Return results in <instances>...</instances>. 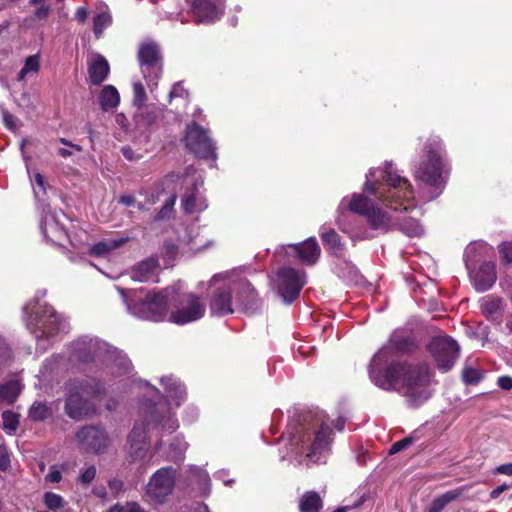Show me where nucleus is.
<instances>
[{
	"instance_id": "1",
	"label": "nucleus",
	"mask_w": 512,
	"mask_h": 512,
	"mask_svg": "<svg viewBox=\"0 0 512 512\" xmlns=\"http://www.w3.org/2000/svg\"><path fill=\"white\" fill-rule=\"evenodd\" d=\"M369 377L379 388L403 395L411 406H418L431 397L429 386L433 372L425 362H391L382 370H369Z\"/></svg>"
},
{
	"instance_id": "2",
	"label": "nucleus",
	"mask_w": 512,
	"mask_h": 512,
	"mask_svg": "<svg viewBox=\"0 0 512 512\" xmlns=\"http://www.w3.org/2000/svg\"><path fill=\"white\" fill-rule=\"evenodd\" d=\"M142 418L135 422L128 436V459L137 462L146 456L150 448L148 431L159 429L174 432L178 427V421L169 411L166 404H153L147 401L143 405Z\"/></svg>"
},
{
	"instance_id": "3",
	"label": "nucleus",
	"mask_w": 512,
	"mask_h": 512,
	"mask_svg": "<svg viewBox=\"0 0 512 512\" xmlns=\"http://www.w3.org/2000/svg\"><path fill=\"white\" fill-rule=\"evenodd\" d=\"M445 156L442 140L438 136H430L414 169L416 181L430 188L428 200L435 199L445 189L450 174V165Z\"/></svg>"
},
{
	"instance_id": "4",
	"label": "nucleus",
	"mask_w": 512,
	"mask_h": 512,
	"mask_svg": "<svg viewBox=\"0 0 512 512\" xmlns=\"http://www.w3.org/2000/svg\"><path fill=\"white\" fill-rule=\"evenodd\" d=\"M376 171L370 170L366 175L365 191L377 195L380 200L387 202L394 210L408 211L413 207V188L408 179L393 171L388 164L381 172L383 183L372 181Z\"/></svg>"
},
{
	"instance_id": "5",
	"label": "nucleus",
	"mask_w": 512,
	"mask_h": 512,
	"mask_svg": "<svg viewBox=\"0 0 512 512\" xmlns=\"http://www.w3.org/2000/svg\"><path fill=\"white\" fill-rule=\"evenodd\" d=\"M128 311L134 316L154 322L163 321L168 315L169 298L174 287L159 292H145V289L126 290L117 288Z\"/></svg>"
},
{
	"instance_id": "6",
	"label": "nucleus",
	"mask_w": 512,
	"mask_h": 512,
	"mask_svg": "<svg viewBox=\"0 0 512 512\" xmlns=\"http://www.w3.org/2000/svg\"><path fill=\"white\" fill-rule=\"evenodd\" d=\"M67 398L65 413L74 420H81L90 412L89 403L85 397L98 396L104 393V388L96 378L70 379L65 385Z\"/></svg>"
},
{
	"instance_id": "7",
	"label": "nucleus",
	"mask_w": 512,
	"mask_h": 512,
	"mask_svg": "<svg viewBox=\"0 0 512 512\" xmlns=\"http://www.w3.org/2000/svg\"><path fill=\"white\" fill-rule=\"evenodd\" d=\"M24 314L27 327L37 340L52 337L64 329L60 316L49 305L30 302L24 307Z\"/></svg>"
},
{
	"instance_id": "8",
	"label": "nucleus",
	"mask_w": 512,
	"mask_h": 512,
	"mask_svg": "<svg viewBox=\"0 0 512 512\" xmlns=\"http://www.w3.org/2000/svg\"><path fill=\"white\" fill-rule=\"evenodd\" d=\"M417 347L411 332L405 329H396L388 342L371 359L369 370H382L388 366L389 361L396 355L413 352Z\"/></svg>"
},
{
	"instance_id": "9",
	"label": "nucleus",
	"mask_w": 512,
	"mask_h": 512,
	"mask_svg": "<svg viewBox=\"0 0 512 512\" xmlns=\"http://www.w3.org/2000/svg\"><path fill=\"white\" fill-rule=\"evenodd\" d=\"M169 301L173 302L169 320L175 324L184 325L202 318L205 314V305L195 294H178L174 288Z\"/></svg>"
},
{
	"instance_id": "10",
	"label": "nucleus",
	"mask_w": 512,
	"mask_h": 512,
	"mask_svg": "<svg viewBox=\"0 0 512 512\" xmlns=\"http://www.w3.org/2000/svg\"><path fill=\"white\" fill-rule=\"evenodd\" d=\"M331 434L330 427L326 425H321L318 430L313 429V431L301 425L296 432L295 440L301 444L300 453H306V457L317 462L319 459L314 457L328 450Z\"/></svg>"
},
{
	"instance_id": "11",
	"label": "nucleus",
	"mask_w": 512,
	"mask_h": 512,
	"mask_svg": "<svg viewBox=\"0 0 512 512\" xmlns=\"http://www.w3.org/2000/svg\"><path fill=\"white\" fill-rule=\"evenodd\" d=\"M348 208L354 213L366 216L373 229L387 232L394 228L390 216L362 194H354Z\"/></svg>"
},
{
	"instance_id": "12",
	"label": "nucleus",
	"mask_w": 512,
	"mask_h": 512,
	"mask_svg": "<svg viewBox=\"0 0 512 512\" xmlns=\"http://www.w3.org/2000/svg\"><path fill=\"white\" fill-rule=\"evenodd\" d=\"M137 56L148 86H157L163 72V58L159 46L154 42L144 43L139 47Z\"/></svg>"
},
{
	"instance_id": "13",
	"label": "nucleus",
	"mask_w": 512,
	"mask_h": 512,
	"mask_svg": "<svg viewBox=\"0 0 512 512\" xmlns=\"http://www.w3.org/2000/svg\"><path fill=\"white\" fill-rule=\"evenodd\" d=\"M427 349L433 356L437 368L442 372L449 371L455 365L460 351L457 342L448 336L434 337Z\"/></svg>"
},
{
	"instance_id": "14",
	"label": "nucleus",
	"mask_w": 512,
	"mask_h": 512,
	"mask_svg": "<svg viewBox=\"0 0 512 512\" xmlns=\"http://www.w3.org/2000/svg\"><path fill=\"white\" fill-rule=\"evenodd\" d=\"M176 469L171 466L158 469L146 486L147 496L155 503H163L175 486Z\"/></svg>"
},
{
	"instance_id": "15",
	"label": "nucleus",
	"mask_w": 512,
	"mask_h": 512,
	"mask_svg": "<svg viewBox=\"0 0 512 512\" xmlns=\"http://www.w3.org/2000/svg\"><path fill=\"white\" fill-rule=\"evenodd\" d=\"M305 285V274L292 267H282L277 272L276 289L286 303L295 301Z\"/></svg>"
},
{
	"instance_id": "16",
	"label": "nucleus",
	"mask_w": 512,
	"mask_h": 512,
	"mask_svg": "<svg viewBox=\"0 0 512 512\" xmlns=\"http://www.w3.org/2000/svg\"><path fill=\"white\" fill-rule=\"evenodd\" d=\"M187 148L199 158H215V145L201 126L192 123L187 126L185 134Z\"/></svg>"
},
{
	"instance_id": "17",
	"label": "nucleus",
	"mask_w": 512,
	"mask_h": 512,
	"mask_svg": "<svg viewBox=\"0 0 512 512\" xmlns=\"http://www.w3.org/2000/svg\"><path fill=\"white\" fill-rule=\"evenodd\" d=\"M236 293V303L244 313L252 315L261 309L262 301L252 284L247 280H241L236 284Z\"/></svg>"
},
{
	"instance_id": "18",
	"label": "nucleus",
	"mask_w": 512,
	"mask_h": 512,
	"mask_svg": "<svg viewBox=\"0 0 512 512\" xmlns=\"http://www.w3.org/2000/svg\"><path fill=\"white\" fill-rule=\"evenodd\" d=\"M188 188L182 196V207L185 213L193 214L204 211L207 208L206 199L199 192V187L203 185L202 180L192 179L187 181Z\"/></svg>"
},
{
	"instance_id": "19",
	"label": "nucleus",
	"mask_w": 512,
	"mask_h": 512,
	"mask_svg": "<svg viewBox=\"0 0 512 512\" xmlns=\"http://www.w3.org/2000/svg\"><path fill=\"white\" fill-rule=\"evenodd\" d=\"M233 292H236V285L234 287L224 285L215 290L210 299V312L212 315L225 316L234 312L232 301Z\"/></svg>"
},
{
	"instance_id": "20",
	"label": "nucleus",
	"mask_w": 512,
	"mask_h": 512,
	"mask_svg": "<svg viewBox=\"0 0 512 512\" xmlns=\"http://www.w3.org/2000/svg\"><path fill=\"white\" fill-rule=\"evenodd\" d=\"M76 437L81 445L89 451L100 452L107 445L105 432L97 426H85L79 429Z\"/></svg>"
},
{
	"instance_id": "21",
	"label": "nucleus",
	"mask_w": 512,
	"mask_h": 512,
	"mask_svg": "<svg viewBox=\"0 0 512 512\" xmlns=\"http://www.w3.org/2000/svg\"><path fill=\"white\" fill-rule=\"evenodd\" d=\"M73 355L83 363H89L101 354L102 343L98 339L82 337L72 344Z\"/></svg>"
},
{
	"instance_id": "22",
	"label": "nucleus",
	"mask_w": 512,
	"mask_h": 512,
	"mask_svg": "<svg viewBox=\"0 0 512 512\" xmlns=\"http://www.w3.org/2000/svg\"><path fill=\"white\" fill-rule=\"evenodd\" d=\"M110 73V65L107 59L99 54L95 53L88 61V75L92 85H101L108 77Z\"/></svg>"
},
{
	"instance_id": "23",
	"label": "nucleus",
	"mask_w": 512,
	"mask_h": 512,
	"mask_svg": "<svg viewBox=\"0 0 512 512\" xmlns=\"http://www.w3.org/2000/svg\"><path fill=\"white\" fill-rule=\"evenodd\" d=\"M298 259L306 265H314L321 254V249L314 237H310L302 243L291 245Z\"/></svg>"
},
{
	"instance_id": "24",
	"label": "nucleus",
	"mask_w": 512,
	"mask_h": 512,
	"mask_svg": "<svg viewBox=\"0 0 512 512\" xmlns=\"http://www.w3.org/2000/svg\"><path fill=\"white\" fill-rule=\"evenodd\" d=\"M496 281V266L494 262H484L474 276V287L479 292L489 290Z\"/></svg>"
},
{
	"instance_id": "25",
	"label": "nucleus",
	"mask_w": 512,
	"mask_h": 512,
	"mask_svg": "<svg viewBox=\"0 0 512 512\" xmlns=\"http://www.w3.org/2000/svg\"><path fill=\"white\" fill-rule=\"evenodd\" d=\"M320 237L325 248L335 257H341L345 250V245L341 241L340 235L332 228L322 226Z\"/></svg>"
},
{
	"instance_id": "26",
	"label": "nucleus",
	"mask_w": 512,
	"mask_h": 512,
	"mask_svg": "<svg viewBox=\"0 0 512 512\" xmlns=\"http://www.w3.org/2000/svg\"><path fill=\"white\" fill-rule=\"evenodd\" d=\"M159 266L156 258L150 257L138 263L131 271V278L138 282H147L153 279L154 272Z\"/></svg>"
},
{
	"instance_id": "27",
	"label": "nucleus",
	"mask_w": 512,
	"mask_h": 512,
	"mask_svg": "<svg viewBox=\"0 0 512 512\" xmlns=\"http://www.w3.org/2000/svg\"><path fill=\"white\" fill-rule=\"evenodd\" d=\"M193 13L200 22H211L218 18V7L210 0H195Z\"/></svg>"
},
{
	"instance_id": "28",
	"label": "nucleus",
	"mask_w": 512,
	"mask_h": 512,
	"mask_svg": "<svg viewBox=\"0 0 512 512\" xmlns=\"http://www.w3.org/2000/svg\"><path fill=\"white\" fill-rule=\"evenodd\" d=\"M43 236L54 243L61 241L66 236V231L52 215H46L41 223Z\"/></svg>"
},
{
	"instance_id": "29",
	"label": "nucleus",
	"mask_w": 512,
	"mask_h": 512,
	"mask_svg": "<svg viewBox=\"0 0 512 512\" xmlns=\"http://www.w3.org/2000/svg\"><path fill=\"white\" fill-rule=\"evenodd\" d=\"M466 490L467 487L461 486L443 493L433 500L425 512H441L446 505L460 498Z\"/></svg>"
},
{
	"instance_id": "30",
	"label": "nucleus",
	"mask_w": 512,
	"mask_h": 512,
	"mask_svg": "<svg viewBox=\"0 0 512 512\" xmlns=\"http://www.w3.org/2000/svg\"><path fill=\"white\" fill-rule=\"evenodd\" d=\"M161 384L164 386L168 396L176 401V406L185 399L186 390L184 385L173 376H164L161 378Z\"/></svg>"
},
{
	"instance_id": "31",
	"label": "nucleus",
	"mask_w": 512,
	"mask_h": 512,
	"mask_svg": "<svg viewBox=\"0 0 512 512\" xmlns=\"http://www.w3.org/2000/svg\"><path fill=\"white\" fill-rule=\"evenodd\" d=\"M483 315L495 322H500L502 318V301L499 298L486 297L481 303Z\"/></svg>"
},
{
	"instance_id": "32",
	"label": "nucleus",
	"mask_w": 512,
	"mask_h": 512,
	"mask_svg": "<svg viewBox=\"0 0 512 512\" xmlns=\"http://www.w3.org/2000/svg\"><path fill=\"white\" fill-rule=\"evenodd\" d=\"M323 501L318 492L307 491L299 499L300 512H320Z\"/></svg>"
},
{
	"instance_id": "33",
	"label": "nucleus",
	"mask_w": 512,
	"mask_h": 512,
	"mask_svg": "<svg viewBox=\"0 0 512 512\" xmlns=\"http://www.w3.org/2000/svg\"><path fill=\"white\" fill-rule=\"evenodd\" d=\"M120 102V96L117 89L112 85H106L100 92L99 103L103 111L115 109Z\"/></svg>"
},
{
	"instance_id": "34",
	"label": "nucleus",
	"mask_w": 512,
	"mask_h": 512,
	"mask_svg": "<svg viewBox=\"0 0 512 512\" xmlns=\"http://www.w3.org/2000/svg\"><path fill=\"white\" fill-rule=\"evenodd\" d=\"M22 387L21 382L14 379L0 385V402L13 404L21 393Z\"/></svg>"
},
{
	"instance_id": "35",
	"label": "nucleus",
	"mask_w": 512,
	"mask_h": 512,
	"mask_svg": "<svg viewBox=\"0 0 512 512\" xmlns=\"http://www.w3.org/2000/svg\"><path fill=\"white\" fill-rule=\"evenodd\" d=\"M126 241V238L104 239L95 243L90 248V253L97 257L105 256L112 250L122 246Z\"/></svg>"
},
{
	"instance_id": "36",
	"label": "nucleus",
	"mask_w": 512,
	"mask_h": 512,
	"mask_svg": "<svg viewBox=\"0 0 512 512\" xmlns=\"http://www.w3.org/2000/svg\"><path fill=\"white\" fill-rule=\"evenodd\" d=\"M52 408L46 403L35 401L28 410V417L34 422H42L52 416Z\"/></svg>"
},
{
	"instance_id": "37",
	"label": "nucleus",
	"mask_w": 512,
	"mask_h": 512,
	"mask_svg": "<svg viewBox=\"0 0 512 512\" xmlns=\"http://www.w3.org/2000/svg\"><path fill=\"white\" fill-rule=\"evenodd\" d=\"M398 229L409 237H418L423 233L420 223L414 218H405L398 224Z\"/></svg>"
},
{
	"instance_id": "38",
	"label": "nucleus",
	"mask_w": 512,
	"mask_h": 512,
	"mask_svg": "<svg viewBox=\"0 0 512 512\" xmlns=\"http://www.w3.org/2000/svg\"><path fill=\"white\" fill-rule=\"evenodd\" d=\"M112 23V17L108 12H100L93 18V32L96 38H100L104 29Z\"/></svg>"
},
{
	"instance_id": "39",
	"label": "nucleus",
	"mask_w": 512,
	"mask_h": 512,
	"mask_svg": "<svg viewBox=\"0 0 512 512\" xmlns=\"http://www.w3.org/2000/svg\"><path fill=\"white\" fill-rule=\"evenodd\" d=\"M19 417V414L11 410H6L2 413L3 429L7 434L12 435L15 433L19 426Z\"/></svg>"
},
{
	"instance_id": "40",
	"label": "nucleus",
	"mask_w": 512,
	"mask_h": 512,
	"mask_svg": "<svg viewBox=\"0 0 512 512\" xmlns=\"http://www.w3.org/2000/svg\"><path fill=\"white\" fill-rule=\"evenodd\" d=\"M43 502L49 510L57 512L64 507L65 501L59 494L46 492L43 495Z\"/></svg>"
},
{
	"instance_id": "41",
	"label": "nucleus",
	"mask_w": 512,
	"mask_h": 512,
	"mask_svg": "<svg viewBox=\"0 0 512 512\" xmlns=\"http://www.w3.org/2000/svg\"><path fill=\"white\" fill-rule=\"evenodd\" d=\"M462 380L467 385H476L482 380V374L478 369L467 367L462 371Z\"/></svg>"
},
{
	"instance_id": "42",
	"label": "nucleus",
	"mask_w": 512,
	"mask_h": 512,
	"mask_svg": "<svg viewBox=\"0 0 512 512\" xmlns=\"http://www.w3.org/2000/svg\"><path fill=\"white\" fill-rule=\"evenodd\" d=\"M186 448H187L186 442L176 438L170 444V456H169L170 459L173 461L181 460Z\"/></svg>"
},
{
	"instance_id": "43",
	"label": "nucleus",
	"mask_w": 512,
	"mask_h": 512,
	"mask_svg": "<svg viewBox=\"0 0 512 512\" xmlns=\"http://www.w3.org/2000/svg\"><path fill=\"white\" fill-rule=\"evenodd\" d=\"M133 96V104L137 107L143 106L147 100L145 88L140 81L133 83Z\"/></svg>"
},
{
	"instance_id": "44",
	"label": "nucleus",
	"mask_w": 512,
	"mask_h": 512,
	"mask_svg": "<svg viewBox=\"0 0 512 512\" xmlns=\"http://www.w3.org/2000/svg\"><path fill=\"white\" fill-rule=\"evenodd\" d=\"M138 111V116L144 121L146 125H151L157 118L155 109L149 106L143 105L138 107Z\"/></svg>"
},
{
	"instance_id": "45",
	"label": "nucleus",
	"mask_w": 512,
	"mask_h": 512,
	"mask_svg": "<svg viewBox=\"0 0 512 512\" xmlns=\"http://www.w3.org/2000/svg\"><path fill=\"white\" fill-rule=\"evenodd\" d=\"M175 196L171 199L167 200L165 204L162 206L160 211L156 214L154 217V221H161L169 217L170 213L173 210L174 204H175Z\"/></svg>"
},
{
	"instance_id": "46",
	"label": "nucleus",
	"mask_w": 512,
	"mask_h": 512,
	"mask_svg": "<svg viewBox=\"0 0 512 512\" xmlns=\"http://www.w3.org/2000/svg\"><path fill=\"white\" fill-rule=\"evenodd\" d=\"M499 253L505 263L512 264V241H506L499 245Z\"/></svg>"
},
{
	"instance_id": "47",
	"label": "nucleus",
	"mask_w": 512,
	"mask_h": 512,
	"mask_svg": "<svg viewBox=\"0 0 512 512\" xmlns=\"http://www.w3.org/2000/svg\"><path fill=\"white\" fill-rule=\"evenodd\" d=\"M11 466L10 456L5 445H0V471L6 472Z\"/></svg>"
},
{
	"instance_id": "48",
	"label": "nucleus",
	"mask_w": 512,
	"mask_h": 512,
	"mask_svg": "<svg viewBox=\"0 0 512 512\" xmlns=\"http://www.w3.org/2000/svg\"><path fill=\"white\" fill-rule=\"evenodd\" d=\"M45 0H30V4H38L41 5L35 10V17L37 19H46L50 12V7L44 4Z\"/></svg>"
},
{
	"instance_id": "49",
	"label": "nucleus",
	"mask_w": 512,
	"mask_h": 512,
	"mask_svg": "<svg viewBox=\"0 0 512 512\" xmlns=\"http://www.w3.org/2000/svg\"><path fill=\"white\" fill-rule=\"evenodd\" d=\"M23 68L28 72H38L40 68L39 56L31 55L25 60Z\"/></svg>"
},
{
	"instance_id": "50",
	"label": "nucleus",
	"mask_w": 512,
	"mask_h": 512,
	"mask_svg": "<svg viewBox=\"0 0 512 512\" xmlns=\"http://www.w3.org/2000/svg\"><path fill=\"white\" fill-rule=\"evenodd\" d=\"M412 437H405L397 442H395L391 448H390V454H396L404 449H406L408 446H410L413 443Z\"/></svg>"
},
{
	"instance_id": "51",
	"label": "nucleus",
	"mask_w": 512,
	"mask_h": 512,
	"mask_svg": "<svg viewBox=\"0 0 512 512\" xmlns=\"http://www.w3.org/2000/svg\"><path fill=\"white\" fill-rule=\"evenodd\" d=\"M96 476V468L95 466L88 467L80 476L79 481L84 484H90Z\"/></svg>"
},
{
	"instance_id": "52",
	"label": "nucleus",
	"mask_w": 512,
	"mask_h": 512,
	"mask_svg": "<svg viewBox=\"0 0 512 512\" xmlns=\"http://www.w3.org/2000/svg\"><path fill=\"white\" fill-rule=\"evenodd\" d=\"M186 97H188V91L181 85V83H175L169 93V98L172 99Z\"/></svg>"
},
{
	"instance_id": "53",
	"label": "nucleus",
	"mask_w": 512,
	"mask_h": 512,
	"mask_svg": "<svg viewBox=\"0 0 512 512\" xmlns=\"http://www.w3.org/2000/svg\"><path fill=\"white\" fill-rule=\"evenodd\" d=\"M2 118H3V122H4L5 126L9 130H15L16 129V117L14 115H12L7 110H3L2 111Z\"/></svg>"
},
{
	"instance_id": "54",
	"label": "nucleus",
	"mask_w": 512,
	"mask_h": 512,
	"mask_svg": "<svg viewBox=\"0 0 512 512\" xmlns=\"http://www.w3.org/2000/svg\"><path fill=\"white\" fill-rule=\"evenodd\" d=\"M61 478V472L55 466L51 468L50 472L46 476V479L52 483H58Z\"/></svg>"
},
{
	"instance_id": "55",
	"label": "nucleus",
	"mask_w": 512,
	"mask_h": 512,
	"mask_svg": "<svg viewBox=\"0 0 512 512\" xmlns=\"http://www.w3.org/2000/svg\"><path fill=\"white\" fill-rule=\"evenodd\" d=\"M108 485L111 491H113L116 495L123 490V482L119 479L114 478L109 480Z\"/></svg>"
},
{
	"instance_id": "56",
	"label": "nucleus",
	"mask_w": 512,
	"mask_h": 512,
	"mask_svg": "<svg viewBox=\"0 0 512 512\" xmlns=\"http://www.w3.org/2000/svg\"><path fill=\"white\" fill-rule=\"evenodd\" d=\"M498 385L503 390L512 389V377L511 376H501L498 378Z\"/></svg>"
},
{
	"instance_id": "57",
	"label": "nucleus",
	"mask_w": 512,
	"mask_h": 512,
	"mask_svg": "<svg viewBox=\"0 0 512 512\" xmlns=\"http://www.w3.org/2000/svg\"><path fill=\"white\" fill-rule=\"evenodd\" d=\"M88 17V11L85 7H78L76 12H75V19L79 22V23H83L86 21Z\"/></svg>"
},
{
	"instance_id": "58",
	"label": "nucleus",
	"mask_w": 512,
	"mask_h": 512,
	"mask_svg": "<svg viewBox=\"0 0 512 512\" xmlns=\"http://www.w3.org/2000/svg\"><path fill=\"white\" fill-rule=\"evenodd\" d=\"M496 473L512 476V463H506L496 468Z\"/></svg>"
},
{
	"instance_id": "59",
	"label": "nucleus",
	"mask_w": 512,
	"mask_h": 512,
	"mask_svg": "<svg viewBox=\"0 0 512 512\" xmlns=\"http://www.w3.org/2000/svg\"><path fill=\"white\" fill-rule=\"evenodd\" d=\"M119 203L125 205V206H132L135 204L136 199L133 195L127 194V195H121L119 197Z\"/></svg>"
},
{
	"instance_id": "60",
	"label": "nucleus",
	"mask_w": 512,
	"mask_h": 512,
	"mask_svg": "<svg viewBox=\"0 0 512 512\" xmlns=\"http://www.w3.org/2000/svg\"><path fill=\"white\" fill-rule=\"evenodd\" d=\"M34 183L45 193L46 191V182L43 175L39 172L34 175Z\"/></svg>"
},
{
	"instance_id": "61",
	"label": "nucleus",
	"mask_w": 512,
	"mask_h": 512,
	"mask_svg": "<svg viewBox=\"0 0 512 512\" xmlns=\"http://www.w3.org/2000/svg\"><path fill=\"white\" fill-rule=\"evenodd\" d=\"M509 488V485L507 484H502V485H499L498 487H496L495 489H493L490 493V497L492 499H496L498 498L505 490H507Z\"/></svg>"
},
{
	"instance_id": "62",
	"label": "nucleus",
	"mask_w": 512,
	"mask_h": 512,
	"mask_svg": "<svg viewBox=\"0 0 512 512\" xmlns=\"http://www.w3.org/2000/svg\"><path fill=\"white\" fill-rule=\"evenodd\" d=\"M127 512H146L138 503L132 502L127 505Z\"/></svg>"
},
{
	"instance_id": "63",
	"label": "nucleus",
	"mask_w": 512,
	"mask_h": 512,
	"mask_svg": "<svg viewBox=\"0 0 512 512\" xmlns=\"http://www.w3.org/2000/svg\"><path fill=\"white\" fill-rule=\"evenodd\" d=\"M93 494L99 498H105L106 497V488L102 485L96 486L93 489Z\"/></svg>"
},
{
	"instance_id": "64",
	"label": "nucleus",
	"mask_w": 512,
	"mask_h": 512,
	"mask_svg": "<svg viewBox=\"0 0 512 512\" xmlns=\"http://www.w3.org/2000/svg\"><path fill=\"white\" fill-rule=\"evenodd\" d=\"M59 142L66 145V146H69V147H72L73 149L77 150V151H82V147L77 145V144H74L72 143L71 141L65 139V138H60L59 139Z\"/></svg>"
}]
</instances>
